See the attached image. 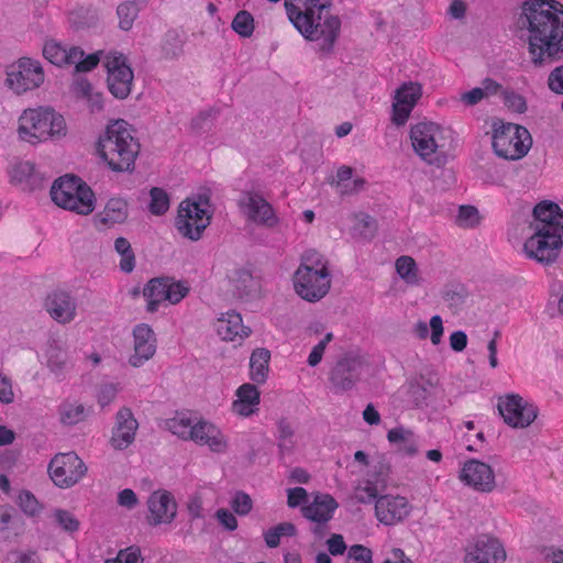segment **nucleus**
<instances>
[{
  "instance_id": "nucleus-43",
  "label": "nucleus",
  "mask_w": 563,
  "mask_h": 563,
  "mask_svg": "<svg viewBox=\"0 0 563 563\" xmlns=\"http://www.w3.org/2000/svg\"><path fill=\"white\" fill-rule=\"evenodd\" d=\"M232 30L241 37L249 38L253 35L255 24L253 15L246 11H239L231 22Z\"/></svg>"
},
{
  "instance_id": "nucleus-47",
  "label": "nucleus",
  "mask_w": 563,
  "mask_h": 563,
  "mask_svg": "<svg viewBox=\"0 0 563 563\" xmlns=\"http://www.w3.org/2000/svg\"><path fill=\"white\" fill-rule=\"evenodd\" d=\"M15 501L21 510L27 516H36L42 510V505L36 497L29 490H21L15 497Z\"/></svg>"
},
{
  "instance_id": "nucleus-4",
  "label": "nucleus",
  "mask_w": 563,
  "mask_h": 563,
  "mask_svg": "<svg viewBox=\"0 0 563 563\" xmlns=\"http://www.w3.org/2000/svg\"><path fill=\"white\" fill-rule=\"evenodd\" d=\"M294 288L306 301L317 302L329 292L331 274L328 261L316 250H308L301 255V262L294 274Z\"/></svg>"
},
{
  "instance_id": "nucleus-51",
  "label": "nucleus",
  "mask_w": 563,
  "mask_h": 563,
  "mask_svg": "<svg viewBox=\"0 0 563 563\" xmlns=\"http://www.w3.org/2000/svg\"><path fill=\"white\" fill-rule=\"evenodd\" d=\"M217 114L218 110L212 108L201 111L197 117L192 119L191 129L196 133L209 131L212 125V120L217 117Z\"/></svg>"
},
{
  "instance_id": "nucleus-9",
  "label": "nucleus",
  "mask_w": 563,
  "mask_h": 563,
  "mask_svg": "<svg viewBox=\"0 0 563 563\" xmlns=\"http://www.w3.org/2000/svg\"><path fill=\"white\" fill-rule=\"evenodd\" d=\"M43 56L56 66L74 65L77 73L92 70L100 62L99 53L85 55L76 46H68L56 40H47L43 46Z\"/></svg>"
},
{
  "instance_id": "nucleus-27",
  "label": "nucleus",
  "mask_w": 563,
  "mask_h": 563,
  "mask_svg": "<svg viewBox=\"0 0 563 563\" xmlns=\"http://www.w3.org/2000/svg\"><path fill=\"white\" fill-rule=\"evenodd\" d=\"M338 507L339 504L330 494H317L309 505L301 507V514L310 521L325 525L332 519Z\"/></svg>"
},
{
  "instance_id": "nucleus-45",
  "label": "nucleus",
  "mask_w": 563,
  "mask_h": 563,
  "mask_svg": "<svg viewBox=\"0 0 563 563\" xmlns=\"http://www.w3.org/2000/svg\"><path fill=\"white\" fill-rule=\"evenodd\" d=\"M190 288L187 282H175L173 278L167 277L165 298L172 303L180 302L189 292Z\"/></svg>"
},
{
  "instance_id": "nucleus-17",
  "label": "nucleus",
  "mask_w": 563,
  "mask_h": 563,
  "mask_svg": "<svg viewBox=\"0 0 563 563\" xmlns=\"http://www.w3.org/2000/svg\"><path fill=\"white\" fill-rule=\"evenodd\" d=\"M148 514L146 521L150 526L169 525L177 515V504L172 493L158 489L147 499Z\"/></svg>"
},
{
  "instance_id": "nucleus-10",
  "label": "nucleus",
  "mask_w": 563,
  "mask_h": 563,
  "mask_svg": "<svg viewBox=\"0 0 563 563\" xmlns=\"http://www.w3.org/2000/svg\"><path fill=\"white\" fill-rule=\"evenodd\" d=\"M87 467L75 452L56 454L48 464V475L59 488L76 485L86 474Z\"/></svg>"
},
{
  "instance_id": "nucleus-50",
  "label": "nucleus",
  "mask_w": 563,
  "mask_h": 563,
  "mask_svg": "<svg viewBox=\"0 0 563 563\" xmlns=\"http://www.w3.org/2000/svg\"><path fill=\"white\" fill-rule=\"evenodd\" d=\"M354 231L362 239L371 240L376 234L377 221L368 214H361L357 220V223L354 225Z\"/></svg>"
},
{
  "instance_id": "nucleus-15",
  "label": "nucleus",
  "mask_w": 563,
  "mask_h": 563,
  "mask_svg": "<svg viewBox=\"0 0 563 563\" xmlns=\"http://www.w3.org/2000/svg\"><path fill=\"white\" fill-rule=\"evenodd\" d=\"M238 206L247 221L265 228H274L279 219L273 206L256 191H243Z\"/></svg>"
},
{
  "instance_id": "nucleus-46",
  "label": "nucleus",
  "mask_w": 563,
  "mask_h": 563,
  "mask_svg": "<svg viewBox=\"0 0 563 563\" xmlns=\"http://www.w3.org/2000/svg\"><path fill=\"white\" fill-rule=\"evenodd\" d=\"M54 521L66 532L73 533L78 531L80 522L76 516L66 509L56 508L52 514Z\"/></svg>"
},
{
  "instance_id": "nucleus-8",
  "label": "nucleus",
  "mask_w": 563,
  "mask_h": 563,
  "mask_svg": "<svg viewBox=\"0 0 563 563\" xmlns=\"http://www.w3.org/2000/svg\"><path fill=\"white\" fill-rule=\"evenodd\" d=\"M5 75V86L19 96L37 89L45 79L41 63L29 57H21L10 64Z\"/></svg>"
},
{
  "instance_id": "nucleus-64",
  "label": "nucleus",
  "mask_w": 563,
  "mask_h": 563,
  "mask_svg": "<svg viewBox=\"0 0 563 563\" xmlns=\"http://www.w3.org/2000/svg\"><path fill=\"white\" fill-rule=\"evenodd\" d=\"M7 561L9 563H37L38 558L35 552H19L14 551L8 554Z\"/></svg>"
},
{
  "instance_id": "nucleus-61",
  "label": "nucleus",
  "mask_w": 563,
  "mask_h": 563,
  "mask_svg": "<svg viewBox=\"0 0 563 563\" xmlns=\"http://www.w3.org/2000/svg\"><path fill=\"white\" fill-rule=\"evenodd\" d=\"M549 89L558 95H563V65L555 67L548 77Z\"/></svg>"
},
{
  "instance_id": "nucleus-18",
  "label": "nucleus",
  "mask_w": 563,
  "mask_h": 563,
  "mask_svg": "<svg viewBox=\"0 0 563 563\" xmlns=\"http://www.w3.org/2000/svg\"><path fill=\"white\" fill-rule=\"evenodd\" d=\"M460 479L481 493H490L496 487L495 473L492 466L475 459L464 463Z\"/></svg>"
},
{
  "instance_id": "nucleus-49",
  "label": "nucleus",
  "mask_w": 563,
  "mask_h": 563,
  "mask_svg": "<svg viewBox=\"0 0 563 563\" xmlns=\"http://www.w3.org/2000/svg\"><path fill=\"white\" fill-rule=\"evenodd\" d=\"M389 473V463L385 460L384 456H380L379 460L373 465V470L368 478H372L375 484L385 490L387 487Z\"/></svg>"
},
{
  "instance_id": "nucleus-59",
  "label": "nucleus",
  "mask_w": 563,
  "mask_h": 563,
  "mask_svg": "<svg viewBox=\"0 0 563 563\" xmlns=\"http://www.w3.org/2000/svg\"><path fill=\"white\" fill-rule=\"evenodd\" d=\"M347 558L355 560V563H373V552L371 549L354 544L349 549Z\"/></svg>"
},
{
  "instance_id": "nucleus-13",
  "label": "nucleus",
  "mask_w": 563,
  "mask_h": 563,
  "mask_svg": "<svg viewBox=\"0 0 563 563\" xmlns=\"http://www.w3.org/2000/svg\"><path fill=\"white\" fill-rule=\"evenodd\" d=\"M212 213L213 211L191 208L186 201H181L175 218V228L183 238L198 241L202 238L203 231L210 225Z\"/></svg>"
},
{
  "instance_id": "nucleus-35",
  "label": "nucleus",
  "mask_w": 563,
  "mask_h": 563,
  "mask_svg": "<svg viewBox=\"0 0 563 563\" xmlns=\"http://www.w3.org/2000/svg\"><path fill=\"white\" fill-rule=\"evenodd\" d=\"M387 440L396 445L397 451L404 455L413 456L418 453L415 433L404 427H397L388 431Z\"/></svg>"
},
{
  "instance_id": "nucleus-36",
  "label": "nucleus",
  "mask_w": 563,
  "mask_h": 563,
  "mask_svg": "<svg viewBox=\"0 0 563 563\" xmlns=\"http://www.w3.org/2000/svg\"><path fill=\"white\" fill-rule=\"evenodd\" d=\"M271 352L265 347L255 349L250 357L251 379L263 384L267 379L269 371Z\"/></svg>"
},
{
  "instance_id": "nucleus-22",
  "label": "nucleus",
  "mask_w": 563,
  "mask_h": 563,
  "mask_svg": "<svg viewBox=\"0 0 563 563\" xmlns=\"http://www.w3.org/2000/svg\"><path fill=\"white\" fill-rule=\"evenodd\" d=\"M43 106L27 108L18 118L16 134L30 145L43 144Z\"/></svg>"
},
{
  "instance_id": "nucleus-37",
  "label": "nucleus",
  "mask_w": 563,
  "mask_h": 563,
  "mask_svg": "<svg viewBox=\"0 0 563 563\" xmlns=\"http://www.w3.org/2000/svg\"><path fill=\"white\" fill-rule=\"evenodd\" d=\"M167 277H157L151 279L146 287L143 288V297L147 298L146 310L155 312L158 306L166 301L165 289H166Z\"/></svg>"
},
{
  "instance_id": "nucleus-5",
  "label": "nucleus",
  "mask_w": 563,
  "mask_h": 563,
  "mask_svg": "<svg viewBox=\"0 0 563 563\" xmlns=\"http://www.w3.org/2000/svg\"><path fill=\"white\" fill-rule=\"evenodd\" d=\"M51 197L59 208L81 216L90 214L96 206L91 188L74 175H65L56 179L51 187Z\"/></svg>"
},
{
  "instance_id": "nucleus-12",
  "label": "nucleus",
  "mask_w": 563,
  "mask_h": 563,
  "mask_svg": "<svg viewBox=\"0 0 563 563\" xmlns=\"http://www.w3.org/2000/svg\"><path fill=\"white\" fill-rule=\"evenodd\" d=\"M100 60L108 71V87L110 92L119 99H124L131 92L133 73L126 64L125 57L115 52H109L104 55L99 53Z\"/></svg>"
},
{
  "instance_id": "nucleus-41",
  "label": "nucleus",
  "mask_w": 563,
  "mask_h": 563,
  "mask_svg": "<svg viewBox=\"0 0 563 563\" xmlns=\"http://www.w3.org/2000/svg\"><path fill=\"white\" fill-rule=\"evenodd\" d=\"M396 271L400 276L409 285H418V268L415 260L410 256H400L396 261Z\"/></svg>"
},
{
  "instance_id": "nucleus-29",
  "label": "nucleus",
  "mask_w": 563,
  "mask_h": 563,
  "mask_svg": "<svg viewBox=\"0 0 563 563\" xmlns=\"http://www.w3.org/2000/svg\"><path fill=\"white\" fill-rule=\"evenodd\" d=\"M190 440L200 445H208L216 453H223L228 449V441L222 432L214 424L206 421L195 423Z\"/></svg>"
},
{
  "instance_id": "nucleus-23",
  "label": "nucleus",
  "mask_w": 563,
  "mask_h": 563,
  "mask_svg": "<svg viewBox=\"0 0 563 563\" xmlns=\"http://www.w3.org/2000/svg\"><path fill=\"white\" fill-rule=\"evenodd\" d=\"M230 289L234 298L243 301H252L261 295V280L251 269L245 267L234 268L229 275Z\"/></svg>"
},
{
  "instance_id": "nucleus-34",
  "label": "nucleus",
  "mask_w": 563,
  "mask_h": 563,
  "mask_svg": "<svg viewBox=\"0 0 563 563\" xmlns=\"http://www.w3.org/2000/svg\"><path fill=\"white\" fill-rule=\"evenodd\" d=\"M217 331L225 341H233L236 336L246 338L251 333V329L243 325L241 314L235 311L227 312L218 319Z\"/></svg>"
},
{
  "instance_id": "nucleus-14",
  "label": "nucleus",
  "mask_w": 563,
  "mask_h": 563,
  "mask_svg": "<svg viewBox=\"0 0 563 563\" xmlns=\"http://www.w3.org/2000/svg\"><path fill=\"white\" fill-rule=\"evenodd\" d=\"M498 410L506 424L511 428H527L538 416V408L517 394L501 397Z\"/></svg>"
},
{
  "instance_id": "nucleus-28",
  "label": "nucleus",
  "mask_w": 563,
  "mask_h": 563,
  "mask_svg": "<svg viewBox=\"0 0 563 563\" xmlns=\"http://www.w3.org/2000/svg\"><path fill=\"white\" fill-rule=\"evenodd\" d=\"M7 173L10 184L26 191L33 190L40 180L35 165L30 161H12L8 166Z\"/></svg>"
},
{
  "instance_id": "nucleus-30",
  "label": "nucleus",
  "mask_w": 563,
  "mask_h": 563,
  "mask_svg": "<svg viewBox=\"0 0 563 563\" xmlns=\"http://www.w3.org/2000/svg\"><path fill=\"white\" fill-rule=\"evenodd\" d=\"M43 144L59 142L68 135L66 118L49 106H43Z\"/></svg>"
},
{
  "instance_id": "nucleus-53",
  "label": "nucleus",
  "mask_w": 563,
  "mask_h": 563,
  "mask_svg": "<svg viewBox=\"0 0 563 563\" xmlns=\"http://www.w3.org/2000/svg\"><path fill=\"white\" fill-rule=\"evenodd\" d=\"M479 222L478 210L473 206H461L456 217L460 227L473 228Z\"/></svg>"
},
{
  "instance_id": "nucleus-55",
  "label": "nucleus",
  "mask_w": 563,
  "mask_h": 563,
  "mask_svg": "<svg viewBox=\"0 0 563 563\" xmlns=\"http://www.w3.org/2000/svg\"><path fill=\"white\" fill-rule=\"evenodd\" d=\"M504 102L508 109L517 113H523L527 111V101L523 96L512 91H503Z\"/></svg>"
},
{
  "instance_id": "nucleus-24",
  "label": "nucleus",
  "mask_w": 563,
  "mask_h": 563,
  "mask_svg": "<svg viewBox=\"0 0 563 563\" xmlns=\"http://www.w3.org/2000/svg\"><path fill=\"white\" fill-rule=\"evenodd\" d=\"M361 360L353 355L341 357L332 367L329 380L339 391L350 390L360 379Z\"/></svg>"
},
{
  "instance_id": "nucleus-39",
  "label": "nucleus",
  "mask_w": 563,
  "mask_h": 563,
  "mask_svg": "<svg viewBox=\"0 0 563 563\" xmlns=\"http://www.w3.org/2000/svg\"><path fill=\"white\" fill-rule=\"evenodd\" d=\"M170 207V197L168 192L161 187L150 189L148 211L156 217L164 216Z\"/></svg>"
},
{
  "instance_id": "nucleus-32",
  "label": "nucleus",
  "mask_w": 563,
  "mask_h": 563,
  "mask_svg": "<svg viewBox=\"0 0 563 563\" xmlns=\"http://www.w3.org/2000/svg\"><path fill=\"white\" fill-rule=\"evenodd\" d=\"M137 421L129 409H122L117 416V426L113 430L111 443L115 449L122 450L129 446L135 435Z\"/></svg>"
},
{
  "instance_id": "nucleus-31",
  "label": "nucleus",
  "mask_w": 563,
  "mask_h": 563,
  "mask_svg": "<svg viewBox=\"0 0 563 563\" xmlns=\"http://www.w3.org/2000/svg\"><path fill=\"white\" fill-rule=\"evenodd\" d=\"M128 218V203L121 198H111L104 208L99 211L93 222L97 229H109L115 224L123 223Z\"/></svg>"
},
{
  "instance_id": "nucleus-38",
  "label": "nucleus",
  "mask_w": 563,
  "mask_h": 563,
  "mask_svg": "<svg viewBox=\"0 0 563 563\" xmlns=\"http://www.w3.org/2000/svg\"><path fill=\"white\" fill-rule=\"evenodd\" d=\"M186 34L184 31L169 30L166 32L162 43V53L165 58L174 59L179 57L184 52Z\"/></svg>"
},
{
  "instance_id": "nucleus-20",
  "label": "nucleus",
  "mask_w": 563,
  "mask_h": 563,
  "mask_svg": "<svg viewBox=\"0 0 563 563\" xmlns=\"http://www.w3.org/2000/svg\"><path fill=\"white\" fill-rule=\"evenodd\" d=\"M410 511L411 507L407 498L399 495H382L375 504V516L385 526L404 521Z\"/></svg>"
},
{
  "instance_id": "nucleus-11",
  "label": "nucleus",
  "mask_w": 563,
  "mask_h": 563,
  "mask_svg": "<svg viewBox=\"0 0 563 563\" xmlns=\"http://www.w3.org/2000/svg\"><path fill=\"white\" fill-rule=\"evenodd\" d=\"M563 232L536 231L523 244L525 254L542 265H551L560 256Z\"/></svg>"
},
{
  "instance_id": "nucleus-7",
  "label": "nucleus",
  "mask_w": 563,
  "mask_h": 563,
  "mask_svg": "<svg viewBox=\"0 0 563 563\" xmlns=\"http://www.w3.org/2000/svg\"><path fill=\"white\" fill-rule=\"evenodd\" d=\"M492 145L497 156L517 161L528 153L532 145V139L526 128L496 120L493 122Z\"/></svg>"
},
{
  "instance_id": "nucleus-56",
  "label": "nucleus",
  "mask_w": 563,
  "mask_h": 563,
  "mask_svg": "<svg viewBox=\"0 0 563 563\" xmlns=\"http://www.w3.org/2000/svg\"><path fill=\"white\" fill-rule=\"evenodd\" d=\"M15 399L13 382L10 376L0 371V402L10 405Z\"/></svg>"
},
{
  "instance_id": "nucleus-52",
  "label": "nucleus",
  "mask_w": 563,
  "mask_h": 563,
  "mask_svg": "<svg viewBox=\"0 0 563 563\" xmlns=\"http://www.w3.org/2000/svg\"><path fill=\"white\" fill-rule=\"evenodd\" d=\"M230 506L236 515L246 516L253 508V501L249 494L239 490L234 494Z\"/></svg>"
},
{
  "instance_id": "nucleus-19",
  "label": "nucleus",
  "mask_w": 563,
  "mask_h": 563,
  "mask_svg": "<svg viewBox=\"0 0 563 563\" xmlns=\"http://www.w3.org/2000/svg\"><path fill=\"white\" fill-rule=\"evenodd\" d=\"M422 96L421 85L418 82H404L396 91L393 103L391 121L397 126L405 125L410 113Z\"/></svg>"
},
{
  "instance_id": "nucleus-1",
  "label": "nucleus",
  "mask_w": 563,
  "mask_h": 563,
  "mask_svg": "<svg viewBox=\"0 0 563 563\" xmlns=\"http://www.w3.org/2000/svg\"><path fill=\"white\" fill-rule=\"evenodd\" d=\"M528 31L531 62L544 67L563 58V4L556 0H526L518 19Z\"/></svg>"
},
{
  "instance_id": "nucleus-60",
  "label": "nucleus",
  "mask_w": 563,
  "mask_h": 563,
  "mask_svg": "<svg viewBox=\"0 0 563 563\" xmlns=\"http://www.w3.org/2000/svg\"><path fill=\"white\" fill-rule=\"evenodd\" d=\"M214 517L218 522L228 531H234L238 528L235 516L227 508H220L216 511Z\"/></svg>"
},
{
  "instance_id": "nucleus-57",
  "label": "nucleus",
  "mask_w": 563,
  "mask_h": 563,
  "mask_svg": "<svg viewBox=\"0 0 563 563\" xmlns=\"http://www.w3.org/2000/svg\"><path fill=\"white\" fill-rule=\"evenodd\" d=\"M332 340H333V333L329 332L324 335V338L317 345L313 346L312 351L310 352V354L308 356V364L311 367L317 366L321 362L324 350H325L327 345Z\"/></svg>"
},
{
  "instance_id": "nucleus-40",
  "label": "nucleus",
  "mask_w": 563,
  "mask_h": 563,
  "mask_svg": "<svg viewBox=\"0 0 563 563\" xmlns=\"http://www.w3.org/2000/svg\"><path fill=\"white\" fill-rule=\"evenodd\" d=\"M383 489L373 482L372 478H366L358 482L354 489V499L361 504H371L380 497L378 493Z\"/></svg>"
},
{
  "instance_id": "nucleus-6",
  "label": "nucleus",
  "mask_w": 563,
  "mask_h": 563,
  "mask_svg": "<svg viewBox=\"0 0 563 563\" xmlns=\"http://www.w3.org/2000/svg\"><path fill=\"white\" fill-rule=\"evenodd\" d=\"M444 133H451L433 122H420L410 130L415 152L428 164L438 167L446 163Z\"/></svg>"
},
{
  "instance_id": "nucleus-2",
  "label": "nucleus",
  "mask_w": 563,
  "mask_h": 563,
  "mask_svg": "<svg viewBox=\"0 0 563 563\" xmlns=\"http://www.w3.org/2000/svg\"><path fill=\"white\" fill-rule=\"evenodd\" d=\"M331 0H285L292 25L309 41L322 38V51L331 52L339 36L341 21L329 13Z\"/></svg>"
},
{
  "instance_id": "nucleus-3",
  "label": "nucleus",
  "mask_w": 563,
  "mask_h": 563,
  "mask_svg": "<svg viewBox=\"0 0 563 563\" xmlns=\"http://www.w3.org/2000/svg\"><path fill=\"white\" fill-rule=\"evenodd\" d=\"M136 131L124 120L108 124L99 137L98 152L100 157L114 172L130 170L140 151Z\"/></svg>"
},
{
  "instance_id": "nucleus-44",
  "label": "nucleus",
  "mask_w": 563,
  "mask_h": 563,
  "mask_svg": "<svg viewBox=\"0 0 563 563\" xmlns=\"http://www.w3.org/2000/svg\"><path fill=\"white\" fill-rule=\"evenodd\" d=\"M42 357L45 360L47 366L53 371H59L66 362V351L56 344L55 342L49 343L45 351L42 354Z\"/></svg>"
},
{
  "instance_id": "nucleus-33",
  "label": "nucleus",
  "mask_w": 563,
  "mask_h": 563,
  "mask_svg": "<svg viewBox=\"0 0 563 563\" xmlns=\"http://www.w3.org/2000/svg\"><path fill=\"white\" fill-rule=\"evenodd\" d=\"M238 399L232 404V410L243 417H249L257 411L260 405V391L255 385L243 384L236 390Z\"/></svg>"
},
{
  "instance_id": "nucleus-26",
  "label": "nucleus",
  "mask_w": 563,
  "mask_h": 563,
  "mask_svg": "<svg viewBox=\"0 0 563 563\" xmlns=\"http://www.w3.org/2000/svg\"><path fill=\"white\" fill-rule=\"evenodd\" d=\"M57 419L64 428H74L86 422L92 413V408L86 406L80 399L67 397L56 409Z\"/></svg>"
},
{
  "instance_id": "nucleus-16",
  "label": "nucleus",
  "mask_w": 563,
  "mask_h": 563,
  "mask_svg": "<svg viewBox=\"0 0 563 563\" xmlns=\"http://www.w3.org/2000/svg\"><path fill=\"white\" fill-rule=\"evenodd\" d=\"M507 554L500 540L483 533L465 548L464 563H505Z\"/></svg>"
},
{
  "instance_id": "nucleus-63",
  "label": "nucleus",
  "mask_w": 563,
  "mask_h": 563,
  "mask_svg": "<svg viewBox=\"0 0 563 563\" xmlns=\"http://www.w3.org/2000/svg\"><path fill=\"white\" fill-rule=\"evenodd\" d=\"M308 498L307 490L302 487L289 488L287 490V504L290 508H296L306 503Z\"/></svg>"
},
{
  "instance_id": "nucleus-48",
  "label": "nucleus",
  "mask_w": 563,
  "mask_h": 563,
  "mask_svg": "<svg viewBox=\"0 0 563 563\" xmlns=\"http://www.w3.org/2000/svg\"><path fill=\"white\" fill-rule=\"evenodd\" d=\"M139 4L136 2H124L118 7L119 25L122 30H130L135 18L139 14Z\"/></svg>"
},
{
  "instance_id": "nucleus-62",
  "label": "nucleus",
  "mask_w": 563,
  "mask_h": 563,
  "mask_svg": "<svg viewBox=\"0 0 563 563\" xmlns=\"http://www.w3.org/2000/svg\"><path fill=\"white\" fill-rule=\"evenodd\" d=\"M140 550L137 548L131 547L124 550H121L117 558L112 560H107L106 563H139Z\"/></svg>"
},
{
  "instance_id": "nucleus-42",
  "label": "nucleus",
  "mask_w": 563,
  "mask_h": 563,
  "mask_svg": "<svg viewBox=\"0 0 563 563\" xmlns=\"http://www.w3.org/2000/svg\"><path fill=\"white\" fill-rule=\"evenodd\" d=\"M166 426L168 430L184 440H190L195 423L186 415H177L174 418L167 420Z\"/></svg>"
},
{
  "instance_id": "nucleus-25",
  "label": "nucleus",
  "mask_w": 563,
  "mask_h": 563,
  "mask_svg": "<svg viewBox=\"0 0 563 563\" xmlns=\"http://www.w3.org/2000/svg\"><path fill=\"white\" fill-rule=\"evenodd\" d=\"M534 221L531 223L534 232H563V212L551 201H542L533 209Z\"/></svg>"
},
{
  "instance_id": "nucleus-54",
  "label": "nucleus",
  "mask_w": 563,
  "mask_h": 563,
  "mask_svg": "<svg viewBox=\"0 0 563 563\" xmlns=\"http://www.w3.org/2000/svg\"><path fill=\"white\" fill-rule=\"evenodd\" d=\"M157 349V339L153 329L143 323V361L152 358Z\"/></svg>"
},
{
  "instance_id": "nucleus-21",
  "label": "nucleus",
  "mask_w": 563,
  "mask_h": 563,
  "mask_svg": "<svg viewBox=\"0 0 563 563\" xmlns=\"http://www.w3.org/2000/svg\"><path fill=\"white\" fill-rule=\"evenodd\" d=\"M44 308L51 318L60 324L70 323L77 316V300L66 290L56 289L49 292Z\"/></svg>"
},
{
  "instance_id": "nucleus-58",
  "label": "nucleus",
  "mask_w": 563,
  "mask_h": 563,
  "mask_svg": "<svg viewBox=\"0 0 563 563\" xmlns=\"http://www.w3.org/2000/svg\"><path fill=\"white\" fill-rule=\"evenodd\" d=\"M279 431V449L283 453L284 451L290 450L292 446V437L294 430L291 426L285 420H280L278 423Z\"/></svg>"
}]
</instances>
